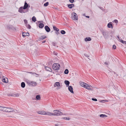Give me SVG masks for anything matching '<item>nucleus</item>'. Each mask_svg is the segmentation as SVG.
I'll return each instance as SVG.
<instances>
[{"label": "nucleus", "mask_w": 126, "mask_h": 126, "mask_svg": "<svg viewBox=\"0 0 126 126\" xmlns=\"http://www.w3.org/2000/svg\"><path fill=\"white\" fill-rule=\"evenodd\" d=\"M15 94H8V96H11L14 97H15Z\"/></svg>", "instance_id": "473e14b6"}, {"label": "nucleus", "mask_w": 126, "mask_h": 126, "mask_svg": "<svg viewBox=\"0 0 126 126\" xmlns=\"http://www.w3.org/2000/svg\"><path fill=\"white\" fill-rule=\"evenodd\" d=\"M28 84L29 85L32 86H35L36 85V82L33 81L28 82Z\"/></svg>", "instance_id": "39448f33"}, {"label": "nucleus", "mask_w": 126, "mask_h": 126, "mask_svg": "<svg viewBox=\"0 0 126 126\" xmlns=\"http://www.w3.org/2000/svg\"><path fill=\"white\" fill-rule=\"evenodd\" d=\"M120 42L122 43L123 44H126V41H124L123 40H120Z\"/></svg>", "instance_id": "2f4dec72"}, {"label": "nucleus", "mask_w": 126, "mask_h": 126, "mask_svg": "<svg viewBox=\"0 0 126 126\" xmlns=\"http://www.w3.org/2000/svg\"><path fill=\"white\" fill-rule=\"evenodd\" d=\"M114 74H116V73H115V72H114Z\"/></svg>", "instance_id": "6e6d98bb"}, {"label": "nucleus", "mask_w": 126, "mask_h": 126, "mask_svg": "<svg viewBox=\"0 0 126 126\" xmlns=\"http://www.w3.org/2000/svg\"><path fill=\"white\" fill-rule=\"evenodd\" d=\"M52 67L53 69L54 70L59 69L60 65L59 64L57 63H54Z\"/></svg>", "instance_id": "f03ea898"}, {"label": "nucleus", "mask_w": 126, "mask_h": 126, "mask_svg": "<svg viewBox=\"0 0 126 126\" xmlns=\"http://www.w3.org/2000/svg\"><path fill=\"white\" fill-rule=\"evenodd\" d=\"M91 38L89 37H86L85 38V41H90L91 40Z\"/></svg>", "instance_id": "aec40b11"}, {"label": "nucleus", "mask_w": 126, "mask_h": 126, "mask_svg": "<svg viewBox=\"0 0 126 126\" xmlns=\"http://www.w3.org/2000/svg\"><path fill=\"white\" fill-rule=\"evenodd\" d=\"M86 17L88 18H89V16H86Z\"/></svg>", "instance_id": "603ef678"}, {"label": "nucleus", "mask_w": 126, "mask_h": 126, "mask_svg": "<svg viewBox=\"0 0 126 126\" xmlns=\"http://www.w3.org/2000/svg\"><path fill=\"white\" fill-rule=\"evenodd\" d=\"M24 22L25 24H27L28 23L26 19L24 20Z\"/></svg>", "instance_id": "58836bf2"}, {"label": "nucleus", "mask_w": 126, "mask_h": 126, "mask_svg": "<svg viewBox=\"0 0 126 126\" xmlns=\"http://www.w3.org/2000/svg\"><path fill=\"white\" fill-rule=\"evenodd\" d=\"M27 27L29 29H30L31 28V27L30 25L29 24L27 25Z\"/></svg>", "instance_id": "c9c22d12"}, {"label": "nucleus", "mask_w": 126, "mask_h": 126, "mask_svg": "<svg viewBox=\"0 0 126 126\" xmlns=\"http://www.w3.org/2000/svg\"><path fill=\"white\" fill-rule=\"evenodd\" d=\"M23 7H20L19 9L18 12L21 13H24V12L23 11Z\"/></svg>", "instance_id": "dca6fc26"}, {"label": "nucleus", "mask_w": 126, "mask_h": 126, "mask_svg": "<svg viewBox=\"0 0 126 126\" xmlns=\"http://www.w3.org/2000/svg\"><path fill=\"white\" fill-rule=\"evenodd\" d=\"M104 64H106L108 65L109 64V62L107 63L106 62H105L104 63Z\"/></svg>", "instance_id": "de8ad7c7"}, {"label": "nucleus", "mask_w": 126, "mask_h": 126, "mask_svg": "<svg viewBox=\"0 0 126 126\" xmlns=\"http://www.w3.org/2000/svg\"><path fill=\"white\" fill-rule=\"evenodd\" d=\"M2 81L3 82L6 83H7L8 82V79L6 78H4V77H3Z\"/></svg>", "instance_id": "1a4fd4ad"}, {"label": "nucleus", "mask_w": 126, "mask_h": 126, "mask_svg": "<svg viewBox=\"0 0 126 126\" xmlns=\"http://www.w3.org/2000/svg\"><path fill=\"white\" fill-rule=\"evenodd\" d=\"M46 37H47L44 35H42L40 37L39 39L41 40H43L46 38Z\"/></svg>", "instance_id": "412c9836"}, {"label": "nucleus", "mask_w": 126, "mask_h": 126, "mask_svg": "<svg viewBox=\"0 0 126 126\" xmlns=\"http://www.w3.org/2000/svg\"><path fill=\"white\" fill-rule=\"evenodd\" d=\"M49 4V2H47L46 3H45L44 4V6L46 7Z\"/></svg>", "instance_id": "f704fd0d"}, {"label": "nucleus", "mask_w": 126, "mask_h": 126, "mask_svg": "<svg viewBox=\"0 0 126 126\" xmlns=\"http://www.w3.org/2000/svg\"><path fill=\"white\" fill-rule=\"evenodd\" d=\"M29 73H32V72H29Z\"/></svg>", "instance_id": "4d7b16f0"}, {"label": "nucleus", "mask_w": 126, "mask_h": 126, "mask_svg": "<svg viewBox=\"0 0 126 126\" xmlns=\"http://www.w3.org/2000/svg\"><path fill=\"white\" fill-rule=\"evenodd\" d=\"M7 107L0 106V110L7 112Z\"/></svg>", "instance_id": "6e6552de"}, {"label": "nucleus", "mask_w": 126, "mask_h": 126, "mask_svg": "<svg viewBox=\"0 0 126 126\" xmlns=\"http://www.w3.org/2000/svg\"><path fill=\"white\" fill-rule=\"evenodd\" d=\"M100 116L102 118L107 117V116L105 114H101L100 115Z\"/></svg>", "instance_id": "bb28decb"}, {"label": "nucleus", "mask_w": 126, "mask_h": 126, "mask_svg": "<svg viewBox=\"0 0 126 126\" xmlns=\"http://www.w3.org/2000/svg\"><path fill=\"white\" fill-rule=\"evenodd\" d=\"M37 113L39 114L42 115H49L50 114V112H46L44 110H40L37 112Z\"/></svg>", "instance_id": "7ed1b4c3"}, {"label": "nucleus", "mask_w": 126, "mask_h": 126, "mask_svg": "<svg viewBox=\"0 0 126 126\" xmlns=\"http://www.w3.org/2000/svg\"><path fill=\"white\" fill-rule=\"evenodd\" d=\"M30 6L28 5V4L26 2V1H25V2L24 5L23 7V9H27L28 7L30 8Z\"/></svg>", "instance_id": "423d86ee"}, {"label": "nucleus", "mask_w": 126, "mask_h": 126, "mask_svg": "<svg viewBox=\"0 0 126 126\" xmlns=\"http://www.w3.org/2000/svg\"><path fill=\"white\" fill-rule=\"evenodd\" d=\"M80 84L82 87H83L84 85L86 84V83L83 82H81L80 83Z\"/></svg>", "instance_id": "7c9ffc66"}, {"label": "nucleus", "mask_w": 126, "mask_h": 126, "mask_svg": "<svg viewBox=\"0 0 126 126\" xmlns=\"http://www.w3.org/2000/svg\"><path fill=\"white\" fill-rule=\"evenodd\" d=\"M47 0H44V1H43V2H45Z\"/></svg>", "instance_id": "864d4df0"}, {"label": "nucleus", "mask_w": 126, "mask_h": 126, "mask_svg": "<svg viewBox=\"0 0 126 126\" xmlns=\"http://www.w3.org/2000/svg\"><path fill=\"white\" fill-rule=\"evenodd\" d=\"M65 84L66 85V86L68 87L69 86V85L70 84V82L67 80H65L64 81Z\"/></svg>", "instance_id": "f3484780"}, {"label": "nucleus", "mask_w": 126, "mask_h": 126, "mask_svg": "<svg viewBox=\"0 0 126 126\" xmlns=\"http://www.w3.org/2000/svg\"><path fill=\"white\" fill-rule=\"evenodd\" d=\"M107 26L109 28H112L113 27L112 24L110 23L108 24Z\"/></svg>", "instance_id": "5701e85b"}, {"label": "nucleus", "mask_w": 126, "mask_h": 126, "mask_svg": "<svg viewBox=\"0 0 126 126\" xmlns=\"http://www.w3.org/2000/svg\"><path fill=\"white\" fill-rule=\"evenodd\" d=\"M45 28L46 31L47 32H49L50 31V29L47 26H45Z\"/></svg>", "instance_id": "4468645a"}, {"label": "nucleus", "mask_w": 126, "mask_h": 126, "mask_svg": "<svg viewBox=\"0 0 126 126\" xmlns=\"http://www.w3.org/2000/svg\"><path fill=\"white\" fill-rule=\"evenodd\" d=\"M45 69L47 71L50 72L51 71V69L49 67L47 66H45Z\"/></svg>", "instance_id": "a211bd4d"}, {"label": "nucleus", "mask_w": 126, "mask_h": 126, "mask_svg": "<svg viewBox=\"0 0 126 126\" xmlns=\"http://www.w3.org/2000/svg\"><path fill=\"white\" fill-rule=\"evenodd\" d=\"M61 32L62 34H64L66 33L65 31L63 30H61Z\"/></svg>", "instance_id": "72a5a7b5"}, {"label": "nucleus", "mask_w": 126, "mask_h": 126, "mask_svg": "<svg viewBox=\"0 0 126 126\" xmlns=\"http://www.w3.org/2000/svg\"><path fill=\"white\" fill-rule=\"evenodd\" d=\"M92 99L93 101H97V99L96 98H92Z\"/></svg>", "instance_id": "ea45409f"}, {"label": "nucleus", "mask_w": 126, "mask_h": 126, "mask_svg": "<svg viewBox=\"0 0 126 126\" xmlns=\"http://www.w3.org/2000/svg\"><path fill=\"white\" fill-rule=\"evenodd\" d=\"M63 118L65 120H69L70 119L69 118H67V117H64Z\"/></svg>", "instance_id": "e433bc0d"}, {"label": "nucleus", "mask_w": 126, "mask_h": 126, "mask_svg": "<svg viewBox=\"0 0 126 126\" xmlns=\"http://www.w3.org/2000/svg\"><path fill=\"white\" fill-rule=\"evenodd\" d=\"M46 40H45V41H42V43H45L46 42Z\"/></svg>", "instance_id": "8fccbe9b"}, {"label": "nucleus", "mask_w": 126, "mask_h": 126, "mask_svg": "<svg viewBox=\"0 0 126 126\" xmlns=\"http://www.w3.org/2000/svg\"><path fill=\"white\" fill-rule=\"evenodd\" d=\"M114 22L115 23H117L118 22V21L116 19H115L114 20Z\"/></svg>", "instance_id": "79ce46f5"}, {"label": "nucleus", "mask_w": 126, "mask_h": 126, "mask_svg": "<svg viewBox=\"0 0 126 126\" xmlns=\"http://www.w3.org/2000/svg\"><path fill=\"white\" fill-rule=\"evenodd\" d=\"M92 87L91 85L87 84V86H86L85 88L88 89V90H93L92 88Z\"/></svg>", "instance_id": "2eb2a0df"}, {"label": "nucleus", "mask_w": 126, "mask_h": 126, "mask_svg": "<svg viewBox=\"0 0 126 126\" xmlns=\"http://www.w3.org/2000/svg\"><path fill=\"white\" fill-rule=\"evenodd\" d=\"M54 113H51L50 112V114H49V115L50 116H54V115H56V116H60V115H62V112L58 110H55L53 111Z\"/></svg>", "instance_id": "f257e3e1"}, {"label": "nucleus", "mask_w": 126, "mask_h": 126, "mask_svg": "<svg viewBox=\"0 0 126 126\" xmlns=\"http://www.w3.org/2000/svg\"><path fill=\"white\" fill-rule=\"evenodd\" d=\"M54 52V54L55 55H57V54L56 53H55V52H54H54Z\"/></svg>", "instance_id": "09e8293b"}, {"label": "nucleus", "mask_w": 126, "mask_h": 126, "mask_svg": "<svg viewBox=\"0 0 126 126\" xmlns=\"http://www.w3.org/2000/svg\"><path fill=\"white\" fill-rule=\"evenodd\" d=\"M102 34L105 38H107L108 37V35L107 32H102Z\"/></svg>", "instance_id": "9d476101"}, {"label": "nucleus", "mask_w": 126, "mask_h": 126, "mask_svg": "<svg viewBox=\"0 0 126 126\" xmlns=\"http://www.w3.org/2000/svg\"><path fill=\"white\" fill-rule=\"evenodd\" d=\"M68 70L67 69H66L64 71V74H68Z\"/></svg>", "instance_id": "c756f323"}, {"label": "nucleus", "mask_w": 126, "mask_h": 126, "mask_svg": "<svg viewBox=\"0 0 126 126\" xmlns=\"http://www.w3.org/2000/svg\"><path fill=\"white\" fill-rule=\"evenodd\" d=\"M56 43L54 42L52 43V45L54 46H56Z\"/></svg>", "instance_id": "49530a36"}, {"label": "nucleus", "mask_w": 126, "mask_h": 126, "mask_svg": "<svg viewBox=\"0 0 126 126\" xmlns=\"http://www.w3.org/2000/svg\"><path fill=\"white\" fill-rule=\"evenodd\" d=\"M54 30L58 32L59 31V29L57 28L55 26H54L53 27Z\"/></svg>", "instance_id": "a878e982"}, {"label": "nucleus", "mask_w": 126, "mask_h": 126, "mask_svg": "<svg viewBox=\"0 0 126 126\" xmlns=\"http://www.w3.org/2000/svg\"><path fill=\"white\" fill-rule=\"evenodd\" d=\"M68 89L71 93H74V92L73 91V88L72 86H68Z\"/></svg>", "instance_id": "9b49d317"}, {"label": "nucleus", "mask_w": 126, "mask_h": 126, "mask_svg": "<svg viewBox=\"0 0 126 126\" xmlns=\"http://www.w3.org/2000/svg\"><path fill=\"white\" fill-rule=\"evenodd\" d=\"M62 125V123L60 122H58L55 125V126H60Z\"/></svg>", "instance_id": "6ab92c4d"}, {"label": "nucleus", "mask_w": 126, "mask_h": 126, "mask_svg": "<svg viewBox=\"0 0 126 126\" xmlns=\"http://www.w3.org/2000/svg\"><path fill=\"white\" fill-rule=\"evenodd\" d=\"M59 33V32H56V33L57 34H58V33Z\"/></svg>", "instance_id": "5fc2aeb1"}, {"label": "nucleus", "mask_w": 126, "mask_h": 126, "mask_svg": "<svg viewBox=\"0 0 126 126\" xmlns=\"http://www.w3.org/2000/svg\"><path fill=\"white\" fill-rule=\"evenodd\" d=\"M32 20L33 22H35L36 21V17L34 16H33L32 18Z\"/></svg>", "instance_id": "c85d7f7f"}, {"label": "nucleus", "mask_w": 126, "mask_h": 126, "mask_svg": "<svg viewBox=\"0 0 126 126\" xmlns=\"http://www.w3.org/2000/svg\"><path fill=\"white\" fill-rule=\"evenodd\" d=\"M72 16L71 18L74 20H77L78 19V17L77 15L75 13H73L71 14Z\"/></svg>", "instance_id": "20e7f679"}, {"label": "nucleus", "mask_w": 126, "mask_h": 126, "mask_svg": "<svg viewBox=\"0 0 126 126\" xmlns=\"http://www.w3.org/2000/svg\"><path fill=\"white\" fill-rule=\"evenodd\" d=\"M69 1L70 2L72 3L74 2V0H69Z\"/></svg>", "instance_id": "a18cd8bd"}, {"label": "nucleus", "mask_w": 126, "mask_h": 126, "mask_svg": "<svg viewBox=\"0 0 126 126\" xmlns=\"http://www.w3.org/2000/svg\"><path fill=\"white\" fill-rule=\"evenodd\" d=\"M54 86L55 87H57V89H60V83L58 82H57L54 84Z\"/></svg>", "instance_id": "0eeeda50"}, {"label": "nucleus", "mask_w": 126, "mask_h": 126, "mask_svg": "<svg viewBox=\"0 0 126 126\" xmlns=\"http://www.w3.org/2000/svg\"><path fill=\"white\" fill-rule=\"evenodd\" d=\"M113 48L114 49H116V46L114 45H113Z\"/></svg>", "instance_id": "a19ab883"}, {"label": "nucleus", "mask_w": 126, "mask_h": 126, "mask_svg": "<svg viewBox=\"0 0 126 126\" xmlns=\"http://www.w3.org/2000/svg\"><path fill=\"white\" fill-rule=\"evenodd\" d=\"M74 6V4H68V7L70 8H71Z\"/></svg>", "instance_id": "b1692460"}, {"label": "nucleus", "mask_w": 126, "mask_h": 126, "mask_svg": "<svg viewBox=\"0 0 126 126\" xmlns=\"http://www.w3.org/2000/svg\"><path fill=\"white\" fill-rule=\"evenodd\" d=\"M19 95L18 94H15V97H17L19 96Z\"/></svg>", "instance_id": "37998d69"}, {"label": "nucleus", "mask_w": 126, "mask_h": 126, "mask_svg": "<svg viewBox=\"0 0 126 126\" xmlns=\"http://www.w3.org/2000/svg\"><path fill=\"white\" fill-rule=\"evenodd\" d=\"M36 98L37 100H39L41 98L40 96L39 95H37L36 96Z\"/></svg>", "instance_id": "cd10ccee"}, {"label": "nucleus", "mask_w": 126, "mask_h": 126, "mask_svg": "<svg viewBox=\"0 0 126 126\" xmlns=\"http://www.w3.org/2000/svg\"><path fill=\"white\" fill-rule=\"evenodd\" d=\"M108 102V101L107 100H101V102H102V103H104V102Z\"/></svg>", "instance_id": "4c0bfd02"}, {"label": "nucleus", "mask_w": 126, "mask_h": 126, "mask_svg": "<svg viewBox=\"0 0 126 126\" xmlns=\"http://www.w3.org/2000/svg\"><path fill=\"white\" fill-rule=\"evenodd\" d=\"M7 112H11L12 111H14V109H13L12 108H11L7 107Z\"/></svg>", "instance_id": "f8f14e48"}, {"label": "nucleus", "mask_w": 126, "mask_h": 126, "mask_svg": "<svg viewBox=\"0 0 126 126\" xmlns=\"http://www.w3.org/2000/svg\"><path fill=\"white\" fill-rule=\"evenodd\" d=\"M25 84L24 82H22L21 83V86L22 88H24L25 87Z\"/></svg>", "instance_id": "4be33fe9"}, {"label": "nucleus", "mask_w": 126, "mask_h": 126, "mask_svg": "<svg viewBox=\"0 0 126 126\" xmlns=\"http://www.w3.org/2000/svg\"><path fill=\"white\" fill-rule=\"evenodd\" d=\"M117 37H118V39L120 40H120H121L120 39V38L119 37V36H117Z\"/></svg>", "instance_id": "3c124183"}, {"label": "nucleus", "mask_w": 126, "mask_h": 126, "mask_svg": "<svg viewBox=\"0 0 126 126\" xmlns=\"http://www.w3.org/2000/svg\"><path fill=\"white\" fill-rule=\"evenodd\" d=\"M34 73L35 74V73H32V74H33Z\"/></svg>", "instance_id": "13d9d810"}, {"label": "nucleus", "mask_w": 126, "mask_h": 126, "mask_svg": "<svg viewBox=\"0 0 126 126\" xmlns=\"http://www.w3.org/2000/svg\"><path fill=\"white\" fill-rule=\"evenodd\" d=\"M87 84H85V85H84L82 87L86 88V86H87Z\"/></svg>", "instance_id": "c03bdc74"}, {"label": "nucleus", "mask_w": 126, "mask_h": 126, "mask_svg": "<svg viewBox=\"0 0 126 126\" xmlns=\"http://www.w3.org/2000/svg\"><path fill=\"white\" fill-rule=\"evenodd\" d=\"M22 36L23 37H25L26 36H29V34L28 32H23L22 33Z\"/></svg>", "instance_id": "ddd939ff"}, {"label": "nucleus", "mask_w": 126, "mask_h": 126, "mask_svg": "<svg viewBox=\"0 0 126 126\" xmlns=\"http://www.w3.org/2000/svg\"><path fill=\"white\" fill-rule=\"evenodd\" d=\"M44 26V25L42 23H40L39 25V27L40 28H42Z\"/></svg>", "instance_id": "393cba45"}]
</instances>
